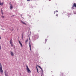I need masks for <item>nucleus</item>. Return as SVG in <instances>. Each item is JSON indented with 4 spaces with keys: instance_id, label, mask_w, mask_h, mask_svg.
<instances>
[{
    "instance_id": "1",
    "label": "nucleus",
    "mask_w": 76,
    "mask_h": 76,
    "mask_svg": "<svg viewBox=\"0 0 76 76\" xmlns=\"http://www.w3.org/2000/svg\"><path fill=\"white\" fill-rule=\"evenodd\" d=\"M0 72L1 75H3V69L2 68V66L1 65V64L0 63Z\"/></svg>"
},
{
    "instance_id": "2",
    "label": "nucleus",
    "mask_w": 76,
    "mask_h": 76,
    "mask_svg": "<svg viewBox=\"0 0 76 76\" xmlns=\"http://www.w3.org/2000/svg\"><path fill=\"white\" fill-rule=\"evenodd\" d=\"M26 67H27L26 69L27 70V71L28 73H31V71L30 69H29V68L28 67V65H26Z\"/></svg>"
},
{
    "instance_id": "3",
    "label": "nucleus",
    "mask_w": 76,
    "mask_h": 76,
    "mask_svg": "<svg viewBox=\"0 0 76 76\" xmlns=\"http://www.w3.org/2000/svg\"><path fill=\"white\" fill-rule=\"evenodd\" d=\"M4 74L5 76H7V75H9L8 74V72H7V71L5 70Z\"/></svg>"
},
{
    "instance_id": "4",
    "label": "nucleus",
    "mask_w": 76,
    "mask_h": 76,
    "mask_svg": "<svg viewBox=\"0 0 76 76\" xmlns=\"http://www.w3.org/2000/svg\"><path fill=\"white\" fill-rule=\"evenodd\" d=\"M21 22L22 23H23V24H24V25H26V23H25V22H23L22 20H20Z\"/></svg>"
},
{
    "instance_id": "5",
    "label": "nucleus",
    "mask_w": 76,
    "mask_h": 76,
    "mask_svg": "<svg viewBox=\"0 0 76 76\" xmlns=\"http://www.w3.org/2000/svg\"><path fill=\"white\" fill-rule=\"evenodd\" d=\"M10 54L11 56H14V53H13V52L12 51H11L10 52Z\"/></svg>"
},
{
    "instance_id": "6",
    "label": "nucleus",
    "mask_w": 76,
    "mask_h": 76,
    "mask_svg": "<svg viewBox=\"0 0 76 76\" xmlns=\"http://www.w3.org/2000/svg\"><path fill=\"white\" fill-rule=\"evenodd\" d=\"M10 42L11 45V46H12V47H13V42H12V41L11 40H10Z\"/></svg>"
},
{
    "instance_id": "7",
    "label": "nucleus",
    "mask_w": 76,
    "mask_h": 76,
    "mask_svg": "<svg viewBox=\"0 0 76 76\" xmlns=\"http://www.w3.org/2000/svg\"><path fill=\"white\" fill-rule=\"evenodd\" d=\"M29 46L30 47V49L31 51V42H30L29 44Z\"/></svg>"
},
{
    "instance_id": "8",
    "label": "nucleus",
    "mask_w": 76,
    "mask_h": 76,
    "mask_svg": "<svg viewBox=\"0 0 76 76\" xmlns=\"http://www.w3.org/2000/svg\"><path fill=\"white\" fill-rule=\"evenodd\" d=\"M38 67H39V68L42 70V73H43V70H42V68H41V66H38Z\"/></svg>"
},
{
    "instance_id": "9",
    "label": "nucleus",
    "mask_w": 76,
    "mask_h": 76,
    "mask_svg": "<svg viewBox=\"0 0 76 76\" xmlns=\"http://www.w3.org/2000/svg\"><path fill=\"white\" fill-rule=\"evenodd\" d=\"M10 4L11 5L10 6V9H13V6L11 4Z\"/></svg>"
},
{
    "instance_id": "10",
    "label": "nucleus",
    "mask_w": 76,
    "mask_h": 76,
    "mask_svg": "<svg viewBox=\"0 0 76 76\" xmlns=\"http://www.w3.org/2000/svg\"><path fill=\"white\" fill-rule=\"evenodd\" d=\"M19 42L20 44V45L21 46V47H23V45H22V43L20 42V41L19 40Z\"/></svg>"
},
{
    "instance_id": "11",
    "label": "nucleus",
    "mask_w": 76,
    "mask_h": 76,
    "mask_svg": "<svg viewBox=\"0 0 76 76\" xmlns=\"http://www.w3.org/2000/svg\"><path fill=\"white\" fill-rule=\"evenodd\" d=\"M34 37L36 38H38V35L36 34V35H34Z\"/></svg>"
},
{
    "instance_id": "12",
    "label": "nucleus",
    "mask_w": 76,
    "mask_h": 76,
    "mask_svg": "<svg viewBox=\"0 0 76 76\" xmlns=\"http://www.w3.org/2000/svg\"><path fill=\"white\" fill-rule=\"evenodd\" d=\"M3 4H4V2L1 3V1L0 2V5H1V6H3Z\"/></svg>"
},
{
    "instance_id": "13",
    "label": "nucleus",
    "mask_w": 76,
    "mask_h": 76,
    "mask_svg": "<svg viewBox=\"0 0 76 76\" xmlns=\"http://www.w3.org/2000/svg\"><path fill=\"white\" fill-rule=\"evenodd\" d=\"M73 6L75 7H76V3H74L73 4Z\"/></svg>"
},
{
    "instance_id": "14",
    "label": "nucleus",
    "mask_w": 76,
    "mask_h": 76,
    "mask_svg": "<svg viewBox=\"0 0 76 76\" xmlns=\"http://www.w3.org/2000/svg\"><path fill=\"white\" fill-rule=\"evenodd\" d=\"M36 68L37 69V72L38 73H39V72H38V68L37 67H36Z\"/></svg>"
},
{
    "instance_id": "15",
    "label": "nucleus",
    "mask_w": 76,
    "mask_h": 76,
    "mask_svg": "<svg viewBox=\"0 0 76 76\" xmlns=\"http://www.w3.org/2000/svg\"><path fill=\"white\" fill-rule=\"evenodd\" d=\"M36 68L37 69V72L38 73H39V72H38V68L37 67H36Z\"/></svg>"
},
{
    "instance_id": "16",
    "label": "nucleus",
    "mask_w": 76,
    "mask_h": 76,
    "mask_svg": "<svg viewBox=\"0 0 76 76\" xmlns=\"http://www.w3.org/2000/svg\"><path fill=\"white\" fill-rule=\"evenodd\" d=\"M28 39H26V43H27V42H28Z\"/></svg>"
},
{
    "instance_id": "17",
    "label": "nucleus",
    "mask_w": 76,
    "mask_h": 76,
    "mask_svg": "<svg viewBox=\"0 0 76 76\" xmlns=\"http://www.w3.org/2000/svg\"><path fill=\"white\" fill-rule=\"evenodd\" d=\"M1 17L2 18H4V16L2 15Z\"/></svg>"
},
{
    "instance_id": "18",
    "label": "nucleus",
    "mask_w": 76,
    "mask_h": 76,
    "mask_svg": "<svg viewBox=\"0 0 76 76\" xmlns=\"http://www.w3.org/2000/svg\"><path fill=\"white\" fill-rule=\"evenodd\" d=\"M74 7H75V6H73V7H72V9H74Z\"/></svg>"
},
{
    "instance_id": "19",
    "label": "nucleus",
    "mask_w": 76,
    "mask_h": 76,
    "mask_svg": "<svg viewBox=\"0 0 76 76\" xmlns=\"http://www.w3.org/2000/svg\"><path fill=\"white\" fill-rule=\"evenodd\" d=\"M1 12H3V10H2V9H1Z\"/></svg>"
},
{
    "instance_id": "20",
    "label": "nucleus",
    "mask_w": 76,
    "mask_h": 76,
    "mask_svg": "<svg viewBox=\"0 0 76 76\" xmlns=\"http://www.w3.org/2000/svg\"><path fill=\"white\" fill-rule=\"evenodd\" d=\"M1 13H2V15H3V12H1Z\"/></svg>"
},
{
    "instance_id": "21",
    "label": "nucleus",
    "mask_w": 76,
    "mask_h": 76,
    "mask_svg": "<svg viewBox=\"0 0 76 76\" xmlns=\"http://www.w3.org/2000/svg\"><path fill=\"white\" fill-rule=\"evenodd\" d=\"M27 1H31V0H27Z\"/></svg>"
},
{
    "instance_id": "22",
    "label": "nucleus",
    "mask_w": 76,
    "mask_h": 76,
    "mask_svg": "<svg viewBox=\"0 0 76 76\" xmlns=\"http://www.w3.org/2000/svg\"><path fill=\"white\" fill-rule=\"evenodd\" d=\"M0 50H1V46L0 45Z\"/></svg>"
},
{
    "instance_id": "23",
    "label": "nucleus",
    "mask_w": 76,
    "mask_h": 76,
    "mask_svg": "<svg viewBox=\"0 0 76 76\" xmlns=\"http://www.w3.org/2000/svg\"><path fill=\"white\" fill-rule=\"evenodd\" d=\"M55 12H58V11L56 10V11Z\"/></svg>"
},
{
    "instance_id": "24",
    "label": "nucleus",
    "mask_w": 76,
    "mask_h": 76,
    "mask_svg": "<svg viewBox=\"0 0 76 76\" xmlns=\"http://www.w3.org/2000/svg\"><path fill=\"white\" fill-rule=\"evenodd\" d=\"M56 16H58V14H56Z\"/></svg>"
},
{
    "instance_id": "25",
    "label": "nucleus",
    "mask_w": 76,
    "mask_h": 76,
    "mask_svg": "<svg viewBox=\"0 0 76 76\" xmlns=\"http://www.w3.org/2000/svg\"><path fill=\"white\" fill-rule=\"evenodd\" d=\"M0 39H1V37H0Z\"/></svg>"
},
{
    "instance_id": "26",
    "label": "nucleus",
    "mask_w": 76,
    "mask_h": 76,
    "mask_svg": "<svg viewBox=\"0 0 76 76\" xmlns=\"http://www.w3.org/2000/svg\"><path fill=\"white\" fill-rule=\"evenodd\" d=\"M56 11H55L54 12V14H55V13H56Z\"/></svg>"
},
{
    "instance_id": "27",
    "label": "nucleus",
    "mask_w": 76,
    "mask_h": 76,
    "mask_svg": "<svg viewBox=\"0 0 76 76\" xmlns=\"http://www.w3.org/2000/svg\"><path fill=\"white\" fill-rule=\"evenodd\" d=\"M13 28H12V31H13Z\"/></svg>"
},
{
    "instance_id": "28",
    "label": "nucleus",
    "mask_w": 76,
    "mask_h": 76,
    "mask_svg": "<svg viewBox=\"0 0 76 76\" xmlns=\"http://www.w3.org/2000/svg\"><path fill=\"white\" fill-rule=\"evenodd\" d=\"M20 75H21V74H20Z\"/></svg>"
},
{
    "instance_id": "29",
    "label": "nucleus",
    "mask_w": 76,
    "mask_h": 76,
    "mask_svg": "<svg viewBox=\"0 0 76 76\" xmlns=\"http://www.w3.org/2000/svg\"><path fill=\"white\" fill-rule=\"evenodd\" d=\"M17 29H18V27H17Z\"/></svg>"
}]
</instances>
